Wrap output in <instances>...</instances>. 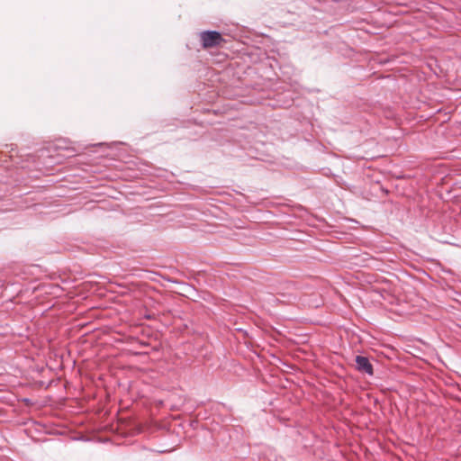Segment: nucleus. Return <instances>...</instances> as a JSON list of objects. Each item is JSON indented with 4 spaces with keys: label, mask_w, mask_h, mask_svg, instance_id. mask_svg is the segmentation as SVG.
Returning <instances> with one entry per match:
<instances>
[{
    "label": "nucleus",
    "mask_w": 461,
    "mask_h": 461,
    "mask_svg": "<svg viewBox=\"0 0 461 461\" xmlns=\"http://www.w3.org/2000/svg\"><path fill=\"white\" fill-rule=\"evenodd\" d=\"M203 49L208 50L221 46L225 42L222 35L216 31H204L199 34Z\"/></svg>",
    "instance_id": "f257e3e1"
},
{
    "label": "nucleus",
    "mask_w": 461,
    "mask_h": 461,
    "mask_svg": "<svg viewBox=\"0 0 461 461\" xmlns=\"http://www.w3.org/2000/svg\"><path fill=\"white\" fill-rule=\"evenodd\" d=\"M356 368L361 373H366L368 375H374L373 366L366 357L357 356L356 357Z\"/></svg>",
    "instance_id": "f03ea898"
}]
</instances>
